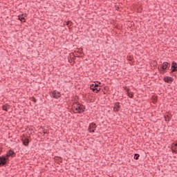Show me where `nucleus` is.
Wrapping results in <instances>:
<instances>
[{
	"label": "nucleus",
	"mask_w": 177,
	"mask_h": 177,
	"mask_svg": "<svg viewBox=\"0 0 177 177\" xmlns=\"http://www.w3.org/2000/svg\"><path fill=\"white\" fill-rule=\"evenodd\" d=\"M2 153V149H0V153Z\"/></svg>",
	"instance_id": "nucleus-21"
},
{
	"label": "nucleus",
	"mask_w": 177,
	"mask_h": 177,
	"mask_svg": "<svg viewBox=\"0 0 177 177\" xmlns=\"http://www.w3.org/2000/svg\"><path fill=\"white\" fill-rule=\"evenodd\" d=\"M167 67H168V62H164L162 68L163 70H167Z\"/></svg>",
	"instance_id": "nucleus-14"
},
{
	"label": "nucleus",
	"mask_w": 177,
	"mask_h": 177,
	"mask_svg": "<svg viewBox=\"0 0 177 177\" xmlns=\"http://www.w3.org/2000/svg\"><path fill=\"white\" fill-rule=\"evenodd\" d=\"M113 111L115 112L120 111V104L118 102H116L115 104V106L113 107Z\"/></svg>",
	"instance_id": "nucleus-9"
},
{
	"label": "nucleus",
	"mask_w": 177,
	"mask_h": 177,
	"mask_svg": "<svg viewBox=\"0 0 177 177\" xmlns=\"http://www.w3.org/2000/svg\"><path fill=\"white\" fill-rule=\"evenodd\" d=\"M10 106L9 104H6L3 106L2 109L4 110V111H8V109H9Z\"/></svg>",
	"instance_id": "nucleus-12"
},
{
	"label": "nucleus",
	"mask_w": 177,
	"mask_h": 177,
	"mask_svg": "<svg viewBox=\"0 0 177 177\" xmlns=\"http://www.w3.org/2000/svg\"><path fill=\"white\" fill-rule=\"evenodd\" d=\"M64 24H66V26H73V22H71V21H65Z\"/></svg>",
	"instance_id": "nucleus-15"
},
{
	"label": "nucleus",
	"mask_w": 177,
	"mask_h": 177,
	"mask_svg": "<svg viewBox=\"0 0 177 177\" xmlns=\"http://www.w3.org/2000/svg\"><path fill=\"white\" fill-rule=\"evenodd\" d=\"M127 59H128V60L132 61V57H127Z\"/></svg>",
	"instance_id": "nucleus-20"
},
{
	"label": "nucleus",
	"mask_w": 177,
	"mask_h": 177,
	"mask_svg": "<svg viewBox=\"0 0 177 177\" xmlns=\"http://www.w3.org/2000/svg\"><path fill=\"white\" fill-rule=\"evenodd\" d=\"M23 145H24V146H28V139L24 140Z\"/></svg>",
	"instance_id": "nucleus-16"
},
{
	"label": "nucleus",
	"mask_w": 177,
	"mask_h": 177,
	"mask_svg": "<svg viewBox=\"0 0 177 177\" xmlns=\"http://www.w3.org/2000/svg\"><path fill=\"white\" fill-rule=\"evenodd\" d=\"M127 96H129V97H131V98L133 97V93L129 92V89H127Z\"/></svg>",
	"instance_id": "nucleus-11"
},
{
	"label": "nucleus",
	"mask_w": 177,
	"mask_h": 177,
	"mask_svg": "<svg viewBox=\"0 0 177 177\" xmlns=\"http://www.w3.org/2000/svg\"><path fill=\"white\" fill-rule=\"evenodd\" d=\"M51 97H54V99H59L60 96H62V94L59 91H54L50 93Z\"/></svg>",
	"instance_id": "nucleus-3"
},
{
	"label": "nucleus",
	"mask_w": 177,
	"mask_h": 177,
	"mask_svg": "<svg viewBox=\"0 0 177 177\" xmlns=\"http://www.w3.org/2000/svg\"><path fill=\"white\" fill-rule=\"evenodd\" d=\"M72 109L75 114H81V113H84L85 110V107H84V105H81V104L78 102H74L72 105Z\"/></svg>",
	"instance_id": "nucleus-1"
},
{
	"label": "nucleus",
	"mask_w": 177,
	"mask_h": 177,
	"mask_svg": "<svg viewBox=\"0 0 177 177\" xmlns=\"http://www.w3.org/2000/svg\"><path fill=\"white\" fill-rule=\"evenodd\" d=\"M90 89L93 91L95 93H97V92L100 91V87L99 86V84H97L95 82H94L90 86Z\"/></svg>",
	"instance_id": "nucleus-2"
},
{
	"label": "nucleus",
	"mask_w": 177,
	"mask_h": 177,
	"mask_svg": "<svg viewBox=\"0 0 177 177\" xmlns=\"http://www.w3.org/2000/svg\"><path fill=\"white\" fill-rule=\"evenodd\" d=\"M6 160L8 158L5 156H0V167L1 165H6Z\"/></svg>",
	"instance_id": "nucleus-5"
},
{
	"label": "nucleus",
	"mask_w": 177,
	"mask_h": 177,
	"mask_svg": "<svg viewBox=\"0 0 177 177\" xmlns=\"http://www.w3.org/2000/svg\"><path fill=\"white\" fill-rule=\"evenodd\" d=\"M164 81H165V82L171 84V82H172V81H174V78H172L171 77L167 76V77H164Z\"/></svg>",
	"instance_id": "nucleus-6"
},
{
	"label": "nucleus",
	"mask_w": 177,
	"mask_h": 177,
	"mask_svg": "<svg viewBox=\"0 0 177 177\" xmlns=\"http://www.w3.org/2000/svg\"><path fill=\"white\" fill-rule=\"evenodd\" d=\"M95 128H96V124H95V123L90 124L89 127H88V132H90V133L95 132Z\"/></svg>",
	"instance_id": "nucleus-4"
},
{
	"label": "nucleus",
	"mask_w": 177,
	"mask_h": 177,
	"mask_svg": "<svg viewBox=\"0 0 177 177\" xmlns=\"http://www.w3.org/2000/svg\"><path fill=\"white\" fill-rule=\"evenodd\" d=\"M31 100L32 102H34V103H37V99H35V97H32Z\"/></svg>",
	"instance_id": "nucleus-19"
},
{
	"label": "nucleus",
	"mask_w": 177,
	"mask_h": 177,
	"mask_svg": "<svg viewBox=\"0 0 177 177\" xmlns=\"http://www.w3.org/2000/svg\"><path fill=\"white\" fill-rule=\"evenodd\" d=\"M13 154H15V151L10 150L8 153H7V157H10V156H13Z\"/></svg>",
	"instance_id": "nucleus-13"
},
{
	"label": "nucleus",
	"mask_w": 177,
	"mask_h": 177,
	"mask_svg": "<svg viewBox=\"0 0 177 177\" xmlns=\"http://www.w3.org/2000/svg\"><path fill=\"white\" fill-rule=\"evenodd\" d=\"M140 156L138 154V153H136L135 155H134V158H135V160H139V157H140Z\"/></svg>",
	"instance_id": "nucleus-17"
},
{
	"label": "nucleus",
	"mask_w": 177,
	"mask_h": 177,
	"mask_svg": "<svg viewBox=\"0 0 177 177\" xmlns=\"http://www.w3.org/2000/svg\"><path fill=\"white\" fill-rule=\"evenodd\" d=\"M171 68H173V69L171 70V73H174V72L176 71V70H177L176 69L177 68L176 62H172Z\"/></svg>",
	"instance_id": "nucleus-7"
},
{
	"label": "nucleus",
	"mask_w": 177,
	"mask_h": 177,
	"mask_svg": "<svg viewBox=\"0 0 177 177\" xmlns=\"http://www.w3.org/2000/svg\"><path fill=\"white\" fill-rule=\"evenodd\" d=\"M26 15L24 16V15H21L18 16V19L19 20H20V21H21L22 23H26Z\"/></svg>",
	"instance_id": "nucleus-8"
},
{
	"label": "nucleus",
	"mask_w": 177,
	"mask_h": 177,
	"mask_svg": "<svg viewBox=\"0 0 177 177\" xmlns=\"http://www.w3.org/2000/svg\"><path fill=\"white\" fill-rule=\"evenodd\" d=\"M171 150L173 153H177V144H175V143L172 144Z\"/></svg>",
	"instance_id": "nucleus-10"
},
{
	"label": "nucleus",
	"mask_w": 177,
	"mask_h": 177,
	"mask_svg": "<svg viewBox=\"0 0 177 177\" xmlns=\"http://www.w3.org/2000/svg\"><path fill=\"white\" fill-rule=\"evenodd\" d=\"M165 121H169L170 118L169 117V115L165 116Z\"/></svg>",
	"instance_id": "nucleus-18"
}]
</instances>
